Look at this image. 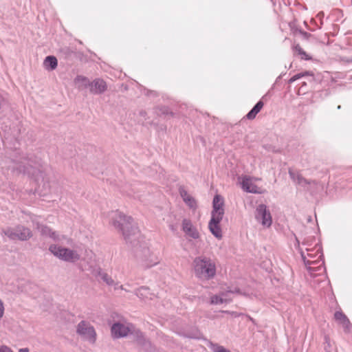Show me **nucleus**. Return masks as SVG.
<instances>
[{
  "label": "nucleus",
  "mask_w": 352,
  "mask_h": 352,
  "mask_svg": "<svg viewBox=\"0 0 352 352\" xmlns=\"http://www.w3.org/2000/svg\"><path fill=\"white\" fill-rule=\"evenodd\" d=\"M170 230H171L172 231H175V228H174V226H170Z\"/></svg>",
  "instance_id": "39"
},
{
  "label": "nucleus",
  "mask_w": 352,
  "mask_h": 352,
  "mask_svg": "<svg viewBox=\"0 0 352 352\" xmlns=\"http://www.w3.org/2000/svg\"><path fill=\"white\" fill-rule=\"evenodd\" d=\"M109 222L119 231L127 243H130L135 249L137 257L142 261V265L145 267H151L159 263V258L151 252L145 244L142 243L140 231L133 219L131 217L126 216L122 212L115 210L108 214Z\"/></svg>",
  "instance_id": "1"
},
{
  "label": "nucleus",
  "mask_w": 352,
  "mask_h": 352,
  "mask_svg": "<svg viewBox=\"0 0 352 352\" xmlns=\"http://www.w3.org/2000/svg\"><path fill=\"white\" fill-rule=\"evenodd\" d=\"M295 50L302 56V58L305 60H309L310 58L307 56L306 52L300 47L299 45H297L294 47Z\"/></svg>",
  "instance_id": "29"
},
{
  "label": "nucleus",
  "mask_w": 352,
  "mask_h": 352,
  "mask_svg": "<svg viewBox=\"0 0 352 352\" xmlns=\"http://www.w3.org/2000/svg\"><path fill=\"white\" fill-rule=\"evenodd\" d=\"M37 228L42 235L49 236L54 240L57 239V234L54 232H52L47 226L38 224Z\"/></svg>",
  "instance_id": "21"
},
{
  "label": "nucleus",
  "mask_w": 352,
  "mask_h": 352,
  "mask_svg": "<svg viewBox=\"0 0 352 352\" xmlns=\"http://www.w3.org/2000/svg\"><path fill=\"white\" fill-rule=\"evenodd\" d=\"M255 219L264 228H270L272 223L271 213L265 204H259L256 207Z\"/></svg>",
  "instance_id": "9"
},
{
  "label": "nucleus",
  "mask_w": 352,
  "mask_h": 352,
  "mask_svg": "<svg viewBox=\"0 0 352 352\" xmlns=\"http://www.w3.org/2000/svg\"><path fill=\"white\" fill-rule=\"evenodd\" d=\"M74 82L79 90L89 88L90 81L85 76L78 75L74 78Z\"/></svg>",
  "instance_id": "17"
},
{
  "label": "nucleus",
  "mask_w": 352,
  "mask_h": 352,
  "mask_svg": "<svg viewBox=\"0 0 352 352\" xmlns=\"http://www.w3.org/2000/svg\"><path fill=\"white\" fill-rule=\"evenodd\" d=\"M58 65V60L54 56H47L43 61V66L45 69L49 71L54 70Z\"/></svg>",
  "instance_id": "18"
},
{
  "label": "nucleus",
  "mask_w": 352,
  "mask_h": 352,
  "mask_svg": "<svg viewBox=\"0 0 352 352\" xmlns=\"http://www.w3.org/2000/svg\"><path fill=\"white\" fill-rule=\"evenodd\" d=\"M127 195L129 197H133L134 199L141 200L140 195L135 194L133 191L128 192Z\"/></svg>",
  "instance_id": "32"
},
{
  "label": "nucleus",
  "mask_w": 352,
  "mask_h": 352,
  "mask_svg": "<svg viewBox=\"0 0 352 352\" xmlns=\"http://www.w3.org/2000/svg\"><path fill=\"white\" fill-rule=\"evenodd\" d=\"M179 194L184 202L192 210H195L197 207V201L195 198L190 195L184 187L179 188Z\"/></svg>",
  "instance_id": "16"
},
{
  "label": "nucleus",
  "mask_w": 352,
  "mask_h": 352,
  "mask_svg": "<svg viewBox=\"0 0 352 352\" xmlns=\"http://www.w3.org/2000/svg\"><path fill=\"white\" fill-rule=\"evenodd\" d=\"M208 346L212 352H230V350L226 349L223 346L211 342H209Z\"/></svg>",
  "instance_id": "24"
},
{
  "label": "nucleus",
  "mask_w": 352,
  "mask_h": 352,
  "mask_svg": "<svg viewBox=\"0 0 352 352\" xmlns=\"http://www.w3.org/2000/svg\"><path fill=\"white\" fill-rule=\"evenodd\" d=\"M341 108L340 105L338 107V109H340Z\"/></svg>",
  "instance_id": "40"
},
{
  "label": "nucleus",
  "mask_w": 352,
  "mask_h": 352,
  "mask_svg": "<svg viewBox=\"0 0 352 352\" xmlns=\"http://www.w3.org/2000/svg\"><path fill=\"white\" fill-rule=\"evenodd\" d=\"M342 1H346L349 5L352 4V0H342Z\"/></svg>",
  "instance_id": "37"
},
{
  "label": "nucleus",
  "mask_w": 352,
  "mask_h": 352,
  "mask_svg": "<svg viewBox=\"0 0 352 352\" xmlns=\"http://www.w3.org/2000/svg\"><path fill=\"white\" fill-rule=\"evenodd\" d=\"M19 352H30V350L28 348L20 349Z\"/></svg>",
  "instance_id": "35"
},
{
  "label": "nucleus",
  "mask_w": 352,
  "mask_h": 352,
  "mask_svg": "<svg viewBox=\"0 0 352 352\" xmlns=\"http://www.w3.org/2000/svg\"><path fill=\"white\" fill-rule=\"evenodd\" d=\"M190 337L192 338H196V339H199V336L198 335L191 336Z\"/></svg>",
  "instance_id": "38"
},
{
  "label": "nucleus",
  "mask_w": 352,
  "mask_h": 352,
  "mask_svg": "<svg viewBox=\"0 0 352 352\" xmlns=\"http://www.w3.org/2000/svg\"><path fill=\"white\" fill-rule=\"evenodd\" d=\"M331 14L337 17L336 20L339 21L343 17V12L340 9H335L332 11Z\"/></svg>",
  "instance_id": "30"
},
{
  "label": "nucleus",
  "mask_w": 352,
  "mask_h": 352,
  "mask_svg": "<svg viewBox=\"0 0 352 352\" xmlns=\"http://www.w3.org/2000/svg\"><path fill=\"white\" fill-rule=\"evenodd\" d=\"M234 293H239V289L234 290L229 289L226 292H222L219 295H214L210 298V303L212 305H220L228 303L231 301V295Z\"/></svg>",
  "instance_id": "11"
},
{
  "label": "nucleus",
  "mask_w": 352,
  "mask_h": 352,
  "mask_svg": "<svg viewBox=\"0 0 352 352\" xmlns=\"http://www.w3.org/2000/svg\"><path fill=\"white\" fill-rule=\"evenodd\" d=\"M334 318L340 324L346 318V315H344L342 311H337L334 314Z\"/></svg>",
  "instance_id": "27"
},
{
  "label": "nucleus",
  "mask_w": 352,
  "mask_h": 352,
  "mask_svg": "<svg viewBox=\"0 0 352 352\" xmlns=\"http://www.w3.org/2000/svg\"><path fill=\"white\" fill-rule=\"evenodd\" d=\"M299 252L302 259L311 276H316L324 272L323 254L321 245L316 242L314 236L305 238L302 242V247L297 241Z\"/></svg>",
  "instance_id": "2"
},
{
  "label": "nucleus",
  "mask_w": 352,
  "mask_h": 352,
  "mask_svg": "<svg viewBox=\"0 0 352 352\" xmlns=\"http://www.w3.org/2000/svg\"><path fill=\"white\" fill-rule=\"evenodd\" d=\"M182 230L188 236L193 239L199 238V232L189 219H184L182 221Z\"/></svg>",
  "instance_id": "12"
},
{
  "label": "nucleus",
  "mask_w": 352,
  "mask_h": 352,
  "mask_svg": "<svg viewBox=\"0 0 352 352\" xmlns=\"http://www.w3.org/2000/svg\"><path fill=\"white\" fill-rule=\"evenodd\" d=\"M12 166L10 168L24 174H28L34 178L38 185V188L42 184L45 189L49 187L48 179L46 175V170L43 167L41 160L36 157L28 156L23 157L21 161H13Z\"/></svg>",
  "instance_id": "3"
},
{
  "label": "nucleus",
  "mask_w": 352,
  "mask_h": 352,
  "mask_svg": "<svg viewBox=\"0 0 352 352\" xmlns=\"http://www.w3.org/2000/svg\"><path fill=\"white\" fill-rule=\"evenodd\" d=\"M135 294L142 299H152V294L150 293L149 289L146 287H141L136 292Z\"/></svg>",
  "instance_id": "23"
},
{
  "label": "nucleus",
  "mask_w": 352,
  "mask_h": 352,
  "mask_svg": "<svg viewBox=\"0 0 352 352\" xmlns=\"http://www.w3.org/2000/svg\"><path fill=\"white\" fill-rule=\"evenodd\" d=\"M221 220V218L217 219L215 217H211L208 223V228L210 232L218 239H221L222 238V231L220 227V222Z\"/></svg>",
  "instance_id": "13"
},
{
  "label": "nucleus",
  "mask_w": 352,
  "mask_h": 352,
  "mask_svg": "<svg viewBox=\"0 0 352 352\" xmlns=\"http://www.w3.org/2000/svg\"><path fill=\"white\" fill-rule=\"evenodd\" d=\"M309 74V73L308 72L297 74L294 75V76H292L289 80V83H292V82H295L296 80H297L305 76H307Z\"/></svg>",
  "instance_id": "28"
},
{
  "label": "nucleus",
  "mask_w": 352,
  "mask_h": 352,
  "mask_svg": "<svg viewBox=\"0 0 352 352\" xmlns=\"http://www.w3.org/2000/svg\"><path fill=\"white\" fill-rule=\"evenodd\" d=\"M223 199L221 195H216L214 197L212 201V210L211 212V217L223 219Z\"/></svg>",
  "instance_id": "10"
},
{
  "label": "nucleus",
  "mask_w": 352,
  "mask_h": 352,
  "mask_svg": "<svg viewBox=\"0 0 352 352\" xmlns=\"http://www.w3.org/2000/svg\"><path fill=\"white\" fill-rule=\"evenodd\" d=\"M318 16L321 18V17H323L324 16V12H320L318 14Z\"/></svg>",
  "instance_id": "36"
},
{
  "label": "nucleus",
  "mask_w": 352,
  "mask_h": 352,
  "mask_svg": "<svg viewBox=\"0 0 352 352\" xmlns=\"http://www.w3.org/2000/svg\"><path fill=\"white\" fill-rule=\"evenodd\" d=\"M193 269L195 276L201 279L208 280L216 275V265L210 258L201 256L193 261Z\"/></svg>",
  "instance_id": "5"
},
{
  "label": "nucleus",
  "mask_w": 352,
  "mask_h": 352,
  "mask_svg": "<svg viewBox=\"0 0 352 352\" xmlns=\"http://www.w3.org/2000/svg\"><path fill=\"white\" fill-rule=\"evenodd\" d=\"M77 333L91 344L96 340V333L93 326L82 320L77 326Z\"/></svg>",
  "instance_id": "8"
},
{
  "label": "nucleus",
  "mask_w": 352,
  "mask_h": 352,
  "mask_svg": "<svg viewBox=\"0 0 352 352\" xmlns=\"http://www.w3.org/2000/svg\"><path fill=\"white\" fill-rule=\"evenodd\" d=\"M340 324L342 326L345 332L349 333L351 331L352 325L347 317Z\"/></svg>",
  "instance_id": "25"
},
{
  "label": "nucleus",
  "mask_w": 352,
  "mask_h": 352,
  "mask_svg": "<svg viewBox=\"0 0 352 352\" xmlns=\"http://www.w3.org/2000/svg\"><path fill=\"white\" fill-rule=\"evenodd\" d=\"M324 350L326 352H331L332 346L329 337L328 336H324Z\"/></svg>",
  "instance_id": "26"
},
{
  "label": "nucleus",
  "mask_w": 352,
  "mask_h": 352,
  "mask_svg": "<svg viewBox=\"0 0 352 352\" xmlns=\"http://www.w3.org/2000/svg\"><path fill=\"white\" fill-rule=\"evenodd\" d=\"M223 312L227 313V314H230L231 315L234 316V317L238 316V314L236 312H230L229 311H223Z\"/></svg>",
  "instance_id": "34"
},
{
  "label": "nucleus",
  "mask_w": 352,
  "mask_h": 352,
  "mask_svg": "<svg viewBox=\"0 0 352 352\" xmlns=\"http://www.w3.org/2000/svg\"><path fill=\"white\" fill-rule=\"evenodd\" d=\"M241 184L242 188L246 192L257 194L262 192L260 188L252 182V180L250 177H243Z\"/></svg>",
  "instance_id": "15"
},
{
  "label": "nucleus",
  "mask_w": 352,
  "mask_h": 352,
  "mask_svg": "<svg viewBox=\"0 0 352 352\" xmlns=\"http://www.w3.org/2000/svg\"><path fill=\"white\" fill-rule=\"evenodd\" d=\"M113 285H114L115 289H120L124 290L126 292H128V290L126 288H124L123 285H120L118 283H114V284Z\"/></svg>",
  "instance_id": "33"
},
{
  "label": "nucleus",
  "mask_w": 352,
  "mask_h": 352,
  "mask_svg": "<svg viewBox=\"0 0 352 352\" xmlns=\"http://www.w3.org/2000/svg\"><path fill=\"white\" fill-rule=\"evenodd\" d=\"M263 107V102L260 100L258 101L254 107L251 109L250 111L246 115V117L249 120L254 119L257 113L261 110Z\"/></svg>",
  "instance_id": "22"
},
{
  "label": "nucleus",
  "mask_w": 352,
  "mask_h": 352,
  "mask_svg": "<svg viewBox=\"0 0 352 352\" xmlns=\"http://www.w3.org/2000/svg\"><path fill=\"white\" fill-rule=\"evenodd\" d=\"M1 234H4L12 240L25 241L32 236V232L30 229L22 226H18L15 228H8L3 230Z\"/></svg>",
  "instance_id": "7"
},
{
  "label": "nucleus",
  "mask_w": 352,
  "mask_h": 352,
  "mask_svg": "<svg viewBox=\"0 0 352 352\" xmlns=\"http://www.w3.org/2000/svg\"><path fill=\"white\" fill-rule=\"evenodd\" d=\"M49 250L54 256L66 262L74 263L80 258V254L77 250L58 245H51Z\"/></svg>",
  "instance_id": "6"
},
{
  "label": "nucleus",
  "mask_w": 352,
  "mask_h": 352,
  "mask_svg": "<svg viewBox=\"0 0 352 352\" xmlns=\"http://www.w3.org/2000/svg\"><path fill=\"white\" fill-rule=\"evenodd\" d=\"M134 331L136 341L145 352H152L153 346L139 330H135L131 324H124L120 322L114 323L111 327V333L113 338H118L125 337L129 333Z\"/></svg>",
  "instance_id": "4"
},
{
  "label": "nucleus",
  "mask_w": 352,
  "mask_h": 352,
  "mask_svg": "<svg viewBox=\"0 0 352 352\" xmlns=\"http://www.w3.org/2000/svg\"><path fill=\"white\" fill-rule=\"evenodd\" d=\"M0 352H13V351L6 345H1L0 346Z\"/></svg>",
  "instance_id": "31"
},
{
  "label": "nucleus",
  "mask_w": 352,
  "mask_h": 352,
  "mask_svg": "<svg viewBox=\"0 0 352 352\" xmlns=\"http://www.w3.org/2000/svg\"><path fill=\"white\" fill-rule=\"evenodd\" d=\"M289 174L292 179L296 184L305 186L307 184H310L311 182H308L306 179L303 178L300 175L295 173L291 170L289 171Z\"/></svg>",
  "instance_id": "20"
},
{
  "label": "nucleus",
  "mask_w": 352,
  "mask_h": 352,
  "mask_svg": "<svg viewBox=\"0 0 352 352\" xmlns=\"http://www.w3.org/2000/svg\"><path fill=\"white\" fill-rule=\"evenodd\" d=\"M95 275L98 276L100 278L109 286H112L114 284V280L107 273L103 272L100 267L95 270Z\"/></svg>",
  "instance_id": "19"
},
{
  "label": "nucleus",
  "mask_w": 352,
  "mask_h": 352,
  "mask_svg": "<svg viewBox=\"0 0 352 352\" xmlns=\"http://www.w3.org/2000/svg\"><path fill=\"white\" fill-rule=\"evenodd\" d=\"M107 89V84L104 80L100 78H96L90 82L89 91L94 94H100Z\"/></svg>",
  "instance_id": "14"
}]
</instances>
